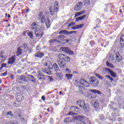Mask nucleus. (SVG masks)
Wrapping results in <instances>:
<instances>
[{
    "label": "nucleus",
    "instance_id": "obj_39",
    "mask_svg": "<svg viewBox=\"0 0 124 124\" xmlns=\"http://www.w3.org/2000/svg\"><path fill=\"white\" fill-rule=\"evenodd\" d=\"M95 76H96V77H97V78H99V79H100V80H103V79H104V77L100 76L98 74H95Z\"/></svg>",
    "mask_w": 124,
    "mask_h": 124
},
{
    "label": "nucleus",
    "instance_id": "obj_16",
    "mask_svg": "<svg viewBox=\"0 0 124 124\" xmlns=\"http://www.w3.org/2000/svg\"><path fill=\"white\" fill-rule=\"evenodd\" d=\"M0 58H1V61L2 62H4V60L7 58V56L4 55V52L2 51H0Z\"/></svg>",
    "mask_w": 124,
    "mask_h": 124
},
{
    "label": "nucleus",
    "instance_id": "obj_26",
    "mask_svg": "<svg viewBox=\"0 0 124 124\" xmlns=\"http://www.w3.org/2000/svg\"><path fill=\"white\" fill-rule=\"evenodd\" d=\"M109 75L113 78H116V77H117V74H116V73L114 72L112 70H111Z\"/></svg>",
    "mask_w": 124,
    "mask_h": 124
},
{
    "label": "nucleus",
    "instance_id": "obj_25",
    "mask_svg": "<svg viewBox=\"0 0 124 124\" xmlns=\"http://www.w3.org/2000/svg\"><path fill=\"white\" fill-rule=\"evenodd\" d=\"M120 44L124 47V35L120 37Z\"/></svg>",
    "mask_w": 124,
    "mask_h": 124
},
{
    "label": "nucleus",
    "instance_id": "obj_56",
    "mask_svg": "<svg viewBox=\"0 0 124 124\" xmlns=\"http://www.w3.org/2000/svg\"><path fill=\"white\" fill-rule=\"evenodd\" d=\"M66 71H68V73H71V71L69 70V69H66Z\"/></svg>",
    "mask_w": 124,
    "mask_h": 124
},
{
    "label": "nucleus",
    "instance_id": "obj_12",
    "mask_svg": "<svg viewBox=\"0 0 124 124\" xmlns=\"http://www.w3.org/2000/svg\"><path fill=\"white\" fill-rule=\"evenodd\" d=\"M15 60H16V56L14 55L13 57L9 58L8 63L9 64H13L15 62Z\"/></svg>",
    "mask_w": 124,
    "mask_h": 124
},
{
    "label": "nucleus",
    "instance_id": "obj_3",
    "mask_svg": "<svg viewBox=\"0 0 124 124\" xmlns=\"http://www.w3.org/2000/svg\"><path fill=\"white\" fill-rule=\"evenodd\" d=\"M90 81L93 87H97V86L99 85V81H98V79L94 77H91Z\"/></svg>",
    "mask_w": 124,
    "mask_h": 124
},
{
    "label": "nucleus",
    "instance_id": "obj_15",
    "mask_svg": "<svg viewBox=\"0 0 124 124\" xmlns=\"http://www.w3.org/2000/svg\"><path fill=\"white\" fill-rule=\"evenodd\" d=\"M116 55V59L117 62H120L121 61H122L123 58L122 57V56L120 55V52H116L115 53Z\"/></svg>",
    "mask_w": 124,
    "mask_h": 124
},
{
    "label": "nucleus",
    "instance_id": "obj_55",
    "mask_svg": "<svg viewBox=\"0 0 124 124\" xmlns=\"http://www.w3.org/2000/svg\"><path fill=\"white\" fill-rule=\"evenodd\" d=\"M73 24H74V23H73V22L70 23L68 25V28H70V26H72V25H73Z\"/></svg>",
    "mask_w": 124,
    "mask_h": 124
},
{
    "label": "nucleus",
    "instance_id": "obj_22",
    "mask_svg": "<svg viewBox=\"0 0 124 124\" xmlns=\"http://www.w3.org/2000/svg\"><path fill=\"white\" fill-rule=\"evenodd\" d=\"M62 33H63V34H70L71 33L68 31H66L65 30H61L59 32V34H62Z\"/></svg>",
    "mask_w": 124,
    "mask_h": 124
},
{
    "label": "nucleus",
    "instance_id": "obj_21",
    "mask_svg": "<svg viewBox=\"0 0 124 124\" xmlns=\"http://www.w3.org/2000/svg\"><path fill=\"white\" fill-rule=\"evenodd\" d=\"M85 12H86V11H81L79 12H78L75 14V18H76V17H78V16H81V15H83V14H84V13H85Z\"/></svg>",
    "mask_w": 124,
    "mask_h": 124
},
{
    "label": "nucleus",
    "instance_id": "obj_34",
    "mask_svg": "<svg viewBox=\"0 0 124 124\" xmlns=\"http://www.w3.org/2000/svg\"><path fill=\"white\" fill-rule=\"evenodd\" d=\"M64 54H59L58 55V59H60V60H63L64 58H65Z\"/></svg>",
    "mask_w": 124,
    "mask_h": 124
},
{
    "label": "nucleus",
    "instance_id": "obj_50",
    "mask_svg": "<svg viewBox=\"0 0 124 124\" xmlns=\"http://www.w3.org/2000/svg\"><path fill=\"white\" fill-rule=\"evenodd\" d=\"M72 30H78V28L77 27V25L76 27H72Z\"/></svg>",
    "mask_w": 124,
    "mask_h": 124
},
{
    "label": "nucleus",
    "instance_id": "obj_47",
    "mask_svg": "<svg viewBox=\"0 0 124 124\" xmlns=\"http://www.w3.org/2000/svg\"><path fill=\"white\" fill-rule=\"evenodd\" d=\"M53 67L54 68H56V69H59V66H58V64L56 63H54Z\"/></svg>",
    "mask_w": 124,
    "mask_h": 124
},
{
    "label": "nucleus",
    "instance_id": "obj_14",
    "mask_svg": "<svg viewBox=\"0 0 124 124\" xmlns=\"http://www.w3.org/2000/svg\"><path fill=\"white\" fill-rule=\"evenodd\" d=\"M69 110L72 112H80V108L74 106L71 107Z\"/></svg>",
    "mask_w": 124,
    "mask_h": 124
},
{
    "label": "nucleus",
    "instance_id": "obj_20",
    "mask_svg": "<svg viewBox=\"0 0 124 124\" xmlns=\"http://www.w3.org/2000/svg\"><path fill=\"white\" fill-rule=\"evenodd\" d=\"M59 65L60 68H63V67H65L66 63L63 61H61V62L59 63Z\"/></svg>",
    "mask_w": 124,
    "mask_h": 124
},
{
    "label": "nucleus",
    "instance_id": "obj_60",
    "mask_svg": "<svg viewBox=\"0 0 124 124\" xmlns=\"http://www.w3.org/2000/svg\"><path fill=\"white\" fill-rule=\"evenodd\" d=\"M49 80L51 81H53V78L51 77H49Z\"/></svg>",
    "mask_w": 124,
    "mask_h": 124
},
{
    "label": "nucleus",
    "instance_id": "obj_31",
    "mask_svg": "<svg viewBox=\"0 0 124 124\" xmlns=\"http://www.w3.org/2000/svg\"><path fill=\"white\" fill-rule=\"evenodd\" d=\"M46 25L47 28H49L50 26H51V23H50V19H46Z\"/></svg>",
    "mask_w": 124,
    "mask_h": 124
},
{
    "label": "nucleus",
    "instance_id": "obj_43",
    "mask_svg": "<svg viewBox=\"0 0 124 124\" xmlns=\"http://www.w3.org/2000/svg\"><path fill=\"white\" fill-rule=\"evenodd\" d=\"M84 3L85 5H89L90 3V0H84Z\"/></svg>",
    "mask_w": 124,
    "mask_h": 124
},
{
    "label": "nucleus",
    "instance_id": "obj_28",
    "mask_svg": "<svg viewBox=\"0 0 124 124\" xmlns=\"http://www.w3.org/2000/svg\"><path fill=\"white\" fill-rule=\"evenodd\" d=\"M106 65L110 68H114L115 67V66H114L113 64L109 62H106Z\"/></svg>",
    "mask_w": 124,
    "mask_h": 124
},
{
    "label": "nucleus",
    "instance_id": "obj_33",
    "mask_svg": "<svg viewBox=\"0 0 124 124\" xmlns=\"http://www.w3.org/2000/svg\"><path fill=\"white\" fill-rule=\"evenodd\" d=\"M91 92L92 93H97V94H101V92H100V91H98L97 90H91Z\"/></svg>",
    "mask_w": 124,
    "mask_h": 124
},
{
    "label": "nucleus",
    "instance_id": "obj_13",
    "mask_svg": "<svg viewBox=\"0 0 124 124\" xmlns=\"http://www.w3.org/2000/svg\"><path fill=\"white\" fill-rule=\"evenodd\" d=\"M86 118L85 116H78L75 117V120H76V122H78L79 123H82L84 119Z\"/></svg>",
    "mask_w": 124,
    "mask_h": 124
},
{
    "label": "nucleus",
    "instance_id": "obj_37",
    "mask_svg": "<svg viewBox=\"0 0 124 124\" xmlns=\"http://www.w3.org/2000/svg\"><path fill=\"white\" fill-rule=\"evenodd\" d=\"M64 57L63 61H64L65 62H69V61H70V58H69V57L66 56V55H64Z\"/></svg>",
    "mask_w": 124,
    "mask_h": 124
},
{
    "label": "nucleus",
    "instance_id": "obj_6",
    "mask_svg": "<svg viewBox=\"0 0 124 124\" xmlns=\"http://www.w3.org/2000/svg\"><path fill=\"white\" fill-rule=\"evenodd\" d=\"M79 82L82 87H86V88H89V87H90V83L87 82L84 78H81L79 80Z\"/></svg>",
    "mask_w": 124,
    "mask_h": 124
},
{
    "label": "nucleus",
    "instance_id": "obj_36",
    "mask_svg": "<svg viewBox=\"0 0 124 124\" xmlns=\"http://www.w3.org/2000/svg\"><path fill=\"white\" fill-rule=\"evenodd\" d=\"M73 76L72 75V74H67L65 75V77L67 78V79H68V80H70V79L72 78Z\"/></svg>",
    "mask_w": 124,
    "mask_h": 124
},
{
    "label": "nucleus",
    "instance_id": "obj_2",
    "mask_svg": "<svg viewBox=\"0 0 124 124\" xmlns=\"http://www.w3.org/2000/svg\"><path fill=\"white\" fill-rule=\"evenodd\" d=\"M59 3L58 1H55L54 6H50L49 7V12L51 15H54V13L59 11Z\"/></svg>",
    "mask_w": 124,
    "mask_h": 124
},
{
    "label": "nucleus",
    "instance_id": "obj_18",
    "mask_svg": "<svg viewBox=\"0 0 124 124\" xmlns=\"http://www.w3.org/2000/svg\"><path fill=\"white\" fill-rule=\"evenodd\" d=\"M93 107L97 110L99 108V101H95L93 104Z\"/></svg>",
    "mask_w": 124,
    "mask_h": 124
},
{
    "label": "nucleus",
    "instance_id": "obj_7",
    "mask_svg": "<svg viewBox=\"0 0 124 124\" xmlns=\"http://www.w3.org/2000/svg\"><path fill=\"white\" fill-rule=\"evenodd\" d=\"M38 19H41V23L42 24H44L45 23V21H46V18H45V16L43 15L42 12H40L38 16Z\"/></svg>",
    "mask_w": 124,
    "mask_h": 124
},
{
    "label": "nucleus",
    "instance_id": "obj_49",
    "mask_svg": "<svg viewBox=\"0 0 124 124\" xmlns=\"http://www.w3.org/2000/svg\"><path fill=\"white\" fill-rule=\"evenodd\" d=\"M68 115H71V116H74V115H75V113L72 112H69L68 113Z\"/></svg>",
    "mask_w": 124,
    "mask_h": 124
},
{
    "label": "nucleus",
    "instance_id": "obj_30",
    "mask_svg": "<svg viewBox=\"0 0 124 124\" xmlns=\"http://www.w3.org/2000/svg\"><path fill=\"white\" fill-rule=\"evenodd\" d=\"M28 78L31 81V82H35V78H34V77L32 75H29Z\"/></svg>",
    "mask_w": 124,
    "mask_h": 124
},
{
    "label": "nucleus",
    "instance_id": "obj_62",
    "mask_svg": "<svg viewBox=\"0 0 124 124\" xmlns=\"http://www.w3.org/2000/svg\"><path fill=\"white\" fill-rule=\"evenodd\" d=\"M69 42V40H66V43H68Z\"/></svg>",
    "mask_w": 124,
    "mask_h": 124
},
{
    "label": "nucleus",
    "instance_id": "obj_52",
    "mask_svg": "<svg viewBox=\"0 0 124 124\" xmlns=\"http://www.w3.org/2000/svg\"><path fill=\"white\" fill-rule=\"evenodd\" d=\"M2 75L3 76H6L7 75V71H6L5 73H2Z\"/></svg>",
    "mask_w": 124,
    "mask_h": 124
},
{
    "label": "nucleus",
    "instance_id": "obj_9",
    "mask_svg": "<svg viewBox=\"0 0 124 124\" xmlns=\"http://www.w3.org/2000/svg\"><path fill=\"white\" fill-rule=\"evenodd\" d=\"M16 99L18 102H21V101H23L24 99V97H23V95L20 93H16Z\"/></svg>",
    "mask_w": 124,
    "mask_h": 124
},
{
    "label": "nucleus",
    "instance_id": "obj_17",
    "mask_svg": "<svg viewBox=\"0 0 124 124\" xmlns=\"http://www.w3.org/2000/svg\"><path fill=\"white\" fill-rule=\"evenodd\" d=\"M58 69H55V71H56V75L57 77H58L59 80H62V78H63V76L62 73H57L58 72Z\"/></svg>",
    "mask_w": 124,
    "mask_h": 124
},
{
    "label": "nucleus",
    "instance_id": "obj_44",
    "mask_svg": "<svg viewBox=\"0 0 124 124\" xmlns=\"http://www.w3.org/2000/svg\"><path fill=\"white\" fill-rule=\"evenodd\" d=\"M38 80H45V78H44V75H43L42 76L39 77L37 78Z\"/></svg>",
    "mask_w": 124,
    "mask_h": 124
},
{
    "label": "nucleus",
    "instance_id": "obj_4",
    "mask_svg": "<svg viewBox=\"0 0 124 124\" xmlns=\"http://www.w3.org/2000/svg\"><path fill=\"white\" fill-rule=\"evenodd\" d=\"M60 50L61 52H64V53H66L70 55H73V52H72V51H71L68 47H61Z\"/></svg>",
    "mask_w": 124,
    "mask_h": 124
},
{
    "label": "nucleus",
    "instance_id": "obj_53",
    "mask_svg": "<svg viewBox=\"0 0 124 124\" xmlns=\"http://www.w3.org/2000/svg\"><path fill=\"white\" fill-rule=\"evenodd\" d=\"M23 48H24V49H26V48H27V44L26 43L23 44Z\"/></svg>",
    "mask_w": 124,
    "mask_h": 124
},
{
    "label": "nucleus",
    "instance_id": "obj_5",
    "mask_svg": "<svg viewBox=\"0 0 124 124\" xmlns=\"http://www.w3.org/2000/svg\"><path fill=\"white\" fill-rule=\"evenodd\" d=\"M34 33L37 37H42V36H43V34H44V32L39 30V28L35 29Z\"/></svg>",
    "mask_w": 124,
    "mask_h": 124
},
{
    "label": "nucleus",
    "instance_id": "obj_32",
    "mask_svg": "<svg viewBox=\"0 0 124 124\" xmlns=\"http://www.w3.org/2000/svg\"><path fill=\"white\" fill-rule=\"evenodd\" d=\"M27 34L28 36H29L30 38H31V39H33V34L32 33V32H28Z\"/></svg>",
    "mask_w": 124,
    "mask_h": 124
},
{
    "label": "nucleus",
    "instance_id": "obj_54",
    "mask_svg": "<svg viewBox=\"0 0 124 124\" xmlns=\"http://www.w3.org/2000/svg\"><path fill=\"white\" fill-rule=\"evenodd\" d=\"M56 62L58 63L59 65V63H61V61H60V60H57Z\"/></svg>",
    "mask_w": 124,
    "mask_h": 124
},
{
    "label": "nucleus",
    "instance_id": "obj_61",
    "mask_svg": "<svg viewBox=\"0 0 124 124\" xmlns=\"http://www.w3.org/2000/svg\"><path fill=\"white\" fill-rule=\"evenodd\" d=\"M70 34H71L72 33H76V31H72L71 32H70Z\"/></svg>",
    "mask_w": 124,
    "mask_h": 124
},
{
    "label": "nucleus",
    "instance_id": "obj_41",
    "mask_svg": "<svg viewBox=\"0 0 124 124\" xmlns=\"http://www.w3.org/2000/svg\"><path fill=\"white\" fill-rule=\"evenodd\" d=\"M39 30L41 31H45V27L44 25H41L40 27V28L39 29Z\"/></svg>",
    "mask_w": 124,
    "mask_h": 124
},
{
    "label": "nucleus",
    "instance_id": "obj_27",
    "mask_svg": "<svg viewBox=\"0 0 124 124\" xmlns=\"http://www.w3.org/2000/svg\"><path fill=\"white\" fill-rule=\"evenodd\" d=\"M72 122V120H71V118H66L64 120V123L65 124H69V123H71Z\"/></svg>",
    "mask_w": 124,
    "mask_h": 124
},
{
    "label": "nucleus",
    "instance_id": "obj_64",
    "mask_svg": "<svg viewBox=\"0 0 124 124\" xmlns=\"http://www.w3.org/2000/svg\"><path fill=\"white\" fill-rule=\"evenodd\" d=\"M81 123H80V124H86L85 123H83V121Z\"/></svg>",
    "mask_w": 124,
    "mask_h": 124
},
{
    "label": "nucleus",
    "instance_id": "obj_58",
    "mask_svg": "<svg viewBox=\"0 0 124 124\" xmlns=\"http://www.w3.org/2000/svg\"><path fill=\"white\" fill-rule=\"evenodd\" d=\"M1 65H2V67H4L6 66V64L3 63V64H1Z\"/></svg>",
    "mask_w": 124,
    "mask_h": 124
},
{
    "label": "nucleus",
    "instance_id": "obj_40",
    "mask_svg": "<svg viewBox=\"0 0 124 124\" xmlns=\"http://www.w3.org/2000/svg\"><path fill=\"white\" fill-rule=\"evenodd\" d=\"M48 70V69L47 68H42V71L44 73H45L46 74H49V72H47Z\"/></svg>",
    "mask_w": 124,
    "mask_h": 124
},
{
    "label": "nucleus",
    "instance_id": "obj_46",
    "mask_svg": "<svg viewBox=\"0 0 124 124\" xmlns=\"http://www.w3.org/2000/svg\"><path fill=\"white\" fill-rule=\"evenodd\" d=\"M42 76H43V75H42V73L41 72L39 71L37 73V78Z\"/></svg>",
    "mask_w": 124,
    "mask_h": 124
},
{
    "label": "nucleus",
    "instance_id": "obj_29",
    "mask_svg": "<svg viewBox=\"0 0 124 124\" xmlns=\"http://www.w3.org/2000/svg\"><path fill=\"white\" fill-rule=\"evenodd\" d=\"M27 77H26V76H22L21 77H20L19 78V80H20V81H23L24 82H26L27 81Z\"/></svg>",
    "mask_w": 124,
    "mask_h": 124
},
{
    "label": "nucleus",
    "instance_id": "obj_48",
    "mask_svg": "<svg viewBox=\"0 0 124 124\" xmlns=\"http://www.w3.org/2000/svg\"><path fill=\"white\" fill-rule=\"evenodd\" d=\"M77 28L78 29H81L82 27H84V25L80 24L79 25H77Z\"/></svg>",
    "mask_w": 124,
    "mask_h": 124
},
{
    "label": "nucleus",
    "instance_id": "obj_38",
    "mask_svg": "<svg viewBox=\"0 0 124 124\" xmlns=\"http://www.w3.org/2000/svg\"><path fill=\"white\" fill-rule=\"evenodd\" d=\"M44 55L42 53H39L38 54L35 55V57L37 58H42Z\"/></svg>",
    "mask_w": 124,
    "mask_h": 124
},
{
    "label": "nucleus",
    "instance_id": "obj_51",
    "mask_svg": "<svg viewBox=\"0 0 124 124\" xmlns=\"http://www.w3.org/2000/svg\"><path fill=\"white\" fill-rule=\"evenodd\" d=\"M14 106H15V107H19V105L16 104V103H14L13 104Z\"/></svg>",
    "mask_w": 124,
    "mask_h": 124
},
{
    "label": "nucleus",
    "instance_id": "obj_63",
    "mask_svg": "<svg viewBox=\"0 0 124 124\" xmlns=\"http://www.w3.org/2000/svg\"><path fill=\"white\" fill-rule=\"evenodd\" d=\"M18 118H21V115L18 114Z\"/></svg>",
    "mask_w": 124,
    "mask_h": 124
},
{
    "label": "nucleus",
    "instance_id": "obj_59",
    "mask_svg": "<svg viewBox=\"0 0 124 124\" xmlns=\"http://www.w3.org/2000/svg\"><path fill=\"white\" fill-rule=\"evenodd\" d=\"M41 99L42 100H45V96H42Z\"/></svg>",
    "mask_w": 124,
    "mask_h": 124
},
{
    "label": "nucleus",
    "instance_id": "obj_42",
    "mask_svg": "<svg viewBox=\"0 0 124 124\" xmlns=\"http://www.w3.org/2000/svg\"><path fill=\"white\" fill-rule=\"evenodd\" d=\"M7 124H18V122L16 121H10L8 122Z\"/></svg>",
    "mask_w": 124,
    "mask_h": 124
},
{
    "label": "nucleus",
    "instance_id": "obj_19",
    "mask_svg": "<svg viewBox=\"0 0 124 124\" xmlns=\"http://www.w3.org/2000/svg\"><path fill=\"white\" fill-rule=\"evenodd\" d=\"M37 24H36L35 22H33L31 25V29L32 30V31H33V30L35 31V30L37 29Z\"/></svg>",
    "mask_w": 124,
    "mask_h": 124
},
{
    "label": "nucleus",
    "instance_id": "obj_24",
    "mask_svg": "<svg viewBox=\"0 0 124 124\" xmlns=\"http://www.w3.org/2000/svg\"><path fill=\"white\" fill-rule=\"evenodd\" d=\"M87 16L86 15H83L81 16H79V17H78L76 18V22H77L78 21H81L82 20H83V19H84V18H86V16Z\"/></svg>",
    "mask_w": 124,
    "mask_h": 124
},
{
    "label": "nucleus",
    "instance_id": "obj_35",
    "mask_svg": "<svg viewBox=\"0 0 124 124\" xmlns=\"http://www.w3.org/2000/svg\"><path fill=\"white\" fill-rule=\"evenodd\" d=\"M105 78H107L108 80H110L111 82H113V81H114V78H112V77H110L109 75L106 76Z\"/></svg>",
    "mask_w": 124,
    "mask_h": 124
},
{
    "label": "nucleus",
    "instance_id": "obj_23",
    "mask_svg": "<svg viewBox=\"0 0 124 124\" xmlns=\"http://www.w3.org/2000/svg\"><path fill=\"white\" fill-rule=\"evenodd\" d=\"M22 49H21V47H18L17 48V51H16V56L18 57V56H20V55H22Z\"/></svg>",
    "mask_w": 124,
    "mask_h": 124
},
{
    "label": "nucleus",
    "instance_id": "obj_8",
    "mask_svg": "<svg viewBox=\"0 0 124 124\" xmlns=\"http://www.w3.org/2000/svg\"><path fill=\"white\" fill-rule=\"evenodd\" d=\"M44 66H46L49 69H52L53 64L50 61H46L43 63Z\"/></svg>",
    "mask_w": 124,
    "mask_h": 124
},
{
    "label": "nucleus",
    "instance_id": "obj_10",
    "mask_svg": "<svg viewBox=\"0 0 124 124\" xmlns=\"http://www.w3.org/2000/svg\"><path fill=\"white\" fill-rule=\"evenodd\" d=\"M83 6V3L82 2H78L75 7V10L76 11H79Z\"/></svg>",
    "mask_w": 124,
    "mask_h": 124
},
{
    "label": "nucleus",
    "instance_id": "obj_1",
    "mask_svg": "<svg viewBox=\"0 0 124 124\" xmlns=\"http://www.w3.org/2000/svg\"><path fill=\"white\" fill-rule=\"evenodd\" d=\"M77 104L78 105H79V107H80V108H83V110H84L85 112H89L90 107L88 105L85 103V101L82 100L77 101Z\"/></svg>",
    "mask_w": 124,
    "mask_h": 124
},
{
    "label": "nucleus",
    "instance_id": "obj_45",
    "mask_svg": "<svg viewBox=\"0 0 124 124\" xmlns=\"http://www.w3.org/2000/svg\"><path fill=\"white\" fill-rule=\"evenodd\" d=\"M7 115H9V116H11V117H13V114L12 113V112H11V111H8L7 112Z\"/></svg>",
    "mask_w": 124,
    "mask_h": 124
},
{
    "label": "nucleus",
    "instance_id": "obj_57",
    "mask_svg": "<svg viewBox=\"0 0 124 124\" xmlns=\"http://www.w3.org/2000/svg\"><path fill=\"white\" fill-rule=\"evenodd\" d=\"M78 83H79V81H78V80H75V85H77V84H78Z\"/></svg>",
    "mask_w": 124,
    "mask_h": 124
},
{
    "label": "nucleus",
    "instance_id": "obj_11",
    "mask_svg": "<svg viewBox=\"0 0 124 124\" xmlns=\"http://www.w3.org/2000/svg\"><path fill=\"white\" fill-rule=\"evenodd\" d=\"M111 70L109 68H105L103 69L102 73L103 74V75H106V74H110Z\"/></svg>",
    "mask_w": 124,
    "mask_h": 124
}]
</instances>
